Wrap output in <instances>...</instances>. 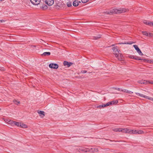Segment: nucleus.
<instances>
[{"instance_id": "0eeeda50", "label": "nucleus", "mask_w": 153, "mask_h": 153, "mask_svg": "<svg viewBox=\"0 0 153 153\" xmlns=\"http://www.w3.org/2000/svg\"><path fill=\"white\" fill-rule=\"evenodd\" d=\"M45 2L47 5L49 6L52 5L54 2V0H45Z\"/></svg>"}, {"instance_id": "393cba45", "label": "nucleus", "mask_w": 153, "mask_h": 153, "mask_svg": "<svg viewBox=\"0 0 153 153\" xmlns=\"http://www.w3.org/2000/svg\"><path fill=\"white\" fill-rule=\"evenodd\" d=\"M20 124H21V123H19V122H16L15 121L14 126L15 125L18 127H20Z\"/></svg>"}, {"instance_id": "423d86ee", "label": "nucleus", "mask_w": 153, "mask_h": 153, "mask_svg": "<svg viewBox=\"0 0 153 153\" xmlns=\"http://www.w3.org/2000/svg\"><path fill=\"white\" fill-rule=\"evenodd\" d=\"M49 67L51 68L56 69L58 68V65L56 64L51 63L49 65Z\"/></svg>"}, {"instance_id": "c9c22d12", "label": "nucleus", "mask_w": 153, "mask_h": 153, "mask_svg": "<svg viewBox=\"0 0 153 153\" xmlns=\"http://www.w3.org/2000/svg\"><path fill=\"white\" fill-rule=\"evenodd\" d=\"M153 36V34L152 33H149V35L148 36L149 37H152Z\"/></svg>"}, {"instance_id": "4c0bfd02", "label": "nucleus", "mask_w": 153, "mask_h": 153, "mask_svg": "<svg viewBox=\"0 0 153 153\" xmlns=\"http://www.w3.org/2000/svg\"><path fill=\"white\" fill-rule=\"evenodd\" d=\"M113 88L114 89L120 91V90H122L120 88Z\"/></svg>"}, {"instance_id": "aec40b11", "label": "nucleus", "mask_w": 153, "mask_h": 153, "mask_svg": "<svg viewBox=\"0 0 153 153\" xmlns=\"http://www.w3.org/2000/svg\"><path fill=\"white\" fill-rule=\"evenodd\" d=\"M50 54L51 53L50 52H44L42 55L43 56H49Z\"/></svg>"}, {"instance_id": "72a5a7b5", "label": "nucleus", "mask_w": 153, "mask_h": 153, "mask_svg": "<svg viewBox=\"0 0 153 153\" xmlns=\"http://www.w3.org/2000/svg\"><path fill=\"white\" fill-rule=\"evenodd\" d=\"M127 133H131V130H130V129L127 128Z\"/></svg>"}, {"instance_id": "2eb2a0df", "label": "nucleus", "mask_w": 153, "mask_h": 153, "mask_svg": "<svg viewBox=\"0 0 153 153\" xmlns=\"http://www.w3.org/2000/svg\"><path fill=\"white\" fill-rule=\"evenodd\" d=\"M80 1H79L77 0H75L73 3V5L74 6L76 7L78 5L79 3H80Z\"/></svg>"}, {"instance_id": "a19ab883", "label": "nucleus", "mask_w": 153, "mask_h": 153, "mask_svg": "<svg viewBox=\"0 0 153 153\" xmlns=\"http://www.w3.org/2000/svg\"><path fill=\"white\" fill-rule=\"evenodd\" d=\"M113 10H118V9H113Z\"/></svg>"}, {"instance_id": "e433bc0d", "label": "nucleus", "mask_w": 153, "mask_h": 153, "mask_svg": "<svg viewBox=\"0 0 153 153\" xmlns=\"http://www.w3.org/2000/svg\"><path fill=\"white\" fill-rule=\"evenodd\" d=\"M88 0H81V1L83 3H85L88 1Z\"/></svg>"}, {"instance_id": "f03ea898", "label": "nucleus", "mask_w": 153, "mask_h": 153, "mask_svg": "<svg viewBox=\"0 0 153 153\" xmlns=\"http://www.w3.org/2000/svg\"><path fill=\"white\" fill-rule=\"evenodd\" d=\"M128 57L132 59H134L141 60L143 61V62H148V61H149V60L148 59H141L140 57L138 56H136L130 55L128 56Z\"/></svg>"}, {"instance_id": "7c9ffc66", "label": "nucleus", "mask_w": 153, "mask_h": 153, "mask_svg": "<svg viewBox=\"0 0 153 153\" xmlns=\"http://www.w3.org/2000/svg\"><path fill=\"white\" fill-rule=\"evenodd\" d=\"M137 130H131V134H137Z\"/></svg>"}, {"instance_id": "dca6fc26", "label": "nucleus", "mask_w": 153, "mask_h": 153, "mask_svg": "<svg viewBox=\"0 0 153 153\" xmlns=\"http://www.w3.org/2000/svg\"><path fill=\"white\" fill-rule=\"evenodd\" d=\"M120 91L129 94H132L133 93V92L125 89L121 90Z\"/></svg>"}, {"instance_id": "39448f33", "label": "nucleus", "mask_w": 153, "mask_h": 153, "mask_svg": "<svg viewBox=\"0 0 153 153\" xmlns=\"http://www.w3.org/2000/svg\"><path fill=\"white\" fill-rule=\"evenodd\" d=\"M133 46L140 55L141 56L143 55V53L137 45H134Z\"/></svg>"}, {"instance_id": "6ab92c4d", "label": "nucleus", "mask_w": 153, "mask_h": 153, "mask_svg": "<svg viewBox=\"0 0 153 153\" xmlns=\"http://www.w3.org/2000/svg\"><path fill=\"white\" fill-rule=\"evenodd\" d=\"M122 130L121 128H114L113 129V130L115 132H120L122 131Z\"/></svg>"}, {"instance_id": "a211bd4d", "label": "nucleus", "mask_w": 153, "mask_h": 153, "mask_svg": "<svg viewBox=\"0 0 153 153\" xmlns=\"http://www.w3.org/2000/svg\"><path fill=\"white\" fill-rule=\"evenodd\" d=\"M41 8L43 10H46L48 8V6L45 4H42L40 5Z\"/></svg>"}, {"instance_id": "5701e85b", "label": "nucleus", "mask_w": 153, "mask_h": 153, "mask_svg": "<svg viewBox=\"0 0 153 153\" xmlns=\"http://www.w3.org/2000/svg\"><path fill=\"white\" fill-rule=\"evenodd\" d=\"M38 112L39 114L42 115L43 117L45 116V112L44 111H38Z\"/></svg>"}, {"instance_id": "7ed1b4c3", "label": "nucleus", "mask_w": 153, "mask_h": 153, "mask_svg": "<svg viewBox=\"0 0 153 153\" xmlns=\"http://www.w3.org/2000/svg\"><path fill=\"white\" fill-rule=\"evenodd\" d=\"M135 93L136 95H137L140 97L144 98L146 99H148L149 100H151L153 101V98L149 97L147 96H146L145 95L143 94H140V93Z\"/></svg>"}, {"instance_id": "58836bf2", "label": "nucleus", "mask_w": 153, "mask_h": 153, "mask_svg": "<svg viewBox=\"0 0 153 153\" xmlns=\"http://www.w3.org/2000/svg\"><path fill=\"white\" fill-rule=\"evenodd\" d=\"M87 72V71H85V70H83V71H82V73H83V74L86 73Z\"/></svg>"}, {"instance_id": "4be33fe9", "label": "nucleus", "mask_w": 153, "mask_h": 153, "mask_svg": "<svg viewBox=\"0 0 153 153\" xmlns=\"http://www.w3.org/2000/svg\"><path fill=\"white\" fill-rule=\"evenodd\" d=\"M20 127L23 128H27V126L23 123H21L20 125Z\"/></svg>"}, {"instance_id": "6e6552de", "label": "nucleus", "mask_w": 153, "mask_h": 153, "mask_svg": "<svg viewBox=\"0 0 153 153\" xmlns=\"http://www.w3.org/2000/svg\"><path fill=\"white\" fill-rule=\"evenodd\" d=\"M118 103V101L117 100L112 101L110 102H109L106 103V105L109 106L110 105H115Z\"/></svg>"}, {"instance_id": "9b49d317", "label": "nucleus", "mask_w": 153, "mask_h": 153, "mask_svg": "<svg viewBox=\"0 0 153 153\" xmlns=\"http://www.w3.org/2000/svg\"><path fill=\"white\" fill-rule=\"evenodd\" d=\"M115 56L118 58L119 60L120 61L122 60V59L123 58V56L121 53H119L117 55H116Z\"/></svg>"}, {"instance_id": "cd10ccee", "label": "nucleus", "mask_w": 153, "mask_h": 153, "mask_svg": "<svg viewBox=\"0 0 153 153\" xmlns=\"http://www.w3.org/2000/svg\"><path fill=\"white\" fill-rule=\"evenodd\" d=\"M13 102L16 105H18L20 103V102L16 100H13Z\"/></svg>"}, {"instance_id": "2f4dec72", "label": "nucleus", "mask_w": 153, "mask_h": 153, "mask_svg": "<svg viewBox=\"0 0 153 153\" xmlns=\"http://www.w3.org/2000/svg\"><path fill=\"white\" fill-rule=\"evenodd\" d=\"M121 129L122 130L121 131H122L123 132L127 133V128H121Z\"/></svg>"}, {"instance_id": "c756f323", "label": "nucleus", "mask_w": 153, "mask_h": 153, "mask_svg": "<svg viewBox=\"0 0 153 153\" xmlns=\"http://www.w3.org/2000/svg\"><path fill=\"white\" fill-rule=\"evenodd\" d=\"M67 5L68 7H70L72 6V3L70 1H68L67 3Z\"/></svg>"}, {"instance_id": "f3484780", "label": "nucleus", "mask_w": 153, "mask_h": 153, "mask_svg": "<svg viewBox=\"0 0 153 153\" xmlns=\"http://www.w3.org/2000/svg\"><path fill=\"white\" fill-rule=\"evenodd\" d=\"M147 82L146 81L143 80H139L138 81V82L139 83L141 84H145L146 85L147 84Z\"/></svg>"}, {"instance_id": "20e7f679", "label": "nucleus", "mask_w": 153, "mask_h": 153, "mask_svg": "<svg viewBox=\"0 0 153 153\" xmlns=\"http://www.w3.org/2000/svg\"><path fill=\"white\" fill-rule=\"evenodd\" d=\"M79 152H89L88 148H86L82 147H80L77 149Z\"/></svg>"}, {"instance_id": "ddd939ff", "label": "nucleus", "mask_w": 153, "mask_h": 153, "mask_svg": "<svg viewBox=\"0 0 153 153\" xmlns=\"http://www.w3.org/2000/svg\"><path fill=\"white\" fill-rule=\"evenodd\" d=\"M63 64L64 66H67L68 67H69L72 65V63L71 62H68L66 61H64L63 62Z\"/></svg>"}, {"instance_id": "b1692460", "label": "nucleus", "mask_w": 153, "mask_h": 153, "mask_svg": "<svg viewBox=\"0 0 153 153\" xmlns=\"http://www.w3.org/2000/svg\"><path fill=\"white\" fill-rule=\"evenodd\" d=\"M101 35H98L96 36L93 37V39L95 40L97 39L101 38Z\"/></svg>"}, {"instance_id": "f257e3e1", "label": "nucleus", "mask_w": 153, "mask_h": 153, "mask_svg": "<svg viewBox=\"0 0 153 153\" xmlns=\"http://www.w3.org/2000/svg\"><path fill=\"white\" fill-rule=\"evenodd\" d=\"M110 11L107 12L109 14H116L126 12L125 10H109Z\"/></svg>"}, {"instance_id": "c85d7f7f", "label": "nucleus", "mask_w": 153, "mask_h": 153, "mask_svg": "<svg viewBox=\"0 0 153 153\" xmlns=\"http://www.w3.org/2000/svg\"><path fill=\"white\" fill-rule=\"evenodd\" d=\"M142 32L143 35L146 36H148L149 35V33L146 31H142Z\"/></svg>"}, {"instance_id": "ea45409f", "label": "nucleus", "mask_w": 153, "mask_h": 153, "mask_svg": "<svg viewBox=\"0 0 153 153\" xmlns=\"http://www.w3.org/2000/svg\"><path fill=\"white\" fill-rule=\"evenodd\" d=\"M4 20H0V22H4Z\"/></svg>"}, {"instance_id": "f8f14e48", "label": "nucleus", "mask_w": 153, "mask_h": 153, "mask_svg": "<svg viewBox=\"0 0 153 153\" xmlns=\"http://www.w3.org/2000/svg\"><path fill=\"white\" fill-rule=\"evenodd\" d=\"M112 50H113L115 55H117L118 53H119V51L117 49V46L114 47L112 48Z\"/></svg>"}, {"instance_id": "79ce46f5", "label": "nucleus", "mask_w": 153, "mask_h": 153, "mask_svg": "<svg viewBox=\"0 0 153 153\" xmlns=\"http://www.w3.org/2000/svg\"><path fill=\"white\" fill-rule=\"evenodd\" d=\"M122 10H126V9H123Z\"/></svg>"}, {"instance_id": "4468645a", "label": "nucleus", "mask_w": 153, "mask_h": 153, "mask_svg": "<svg viewBox=\"0 0 153 153\" xmlns=\"http://www.w3.org/2000/svg\"><path fill=\"white\" fill-rule=\"evenodd\" d=\"M89 152H97L98 151V149L96 148H91L90 149H88Z\"/></svg>"}, {"instance_id": "9d476101", "label": "nucleus", "mask_w": 153, "mask_h": 153, "mask_svg": "<svg viewBox=\"0 0 153 153\" xmlns=\"http://www.w3.org/2000/svg\"><path fill=\"white\" fill-rule=\"evenodd\" d=\"M143 23L146 25H149L150 26H153V22H149L146 20H144L143 21Z\"/></svg>"}, {"instance_id": "37998d69", "label": "nucleus", "mask_w": 153, "mask_h": 153, "mask_svg": "<svg viewBox=\"0 0 153 153\" xmlns=\"http://www.w3.org/2000/svg\"><path fill=\"white\" fill-rule=\"evenodd\" d=\"M1 1H2L3 0H0Z\"/></svg>"}, {"instance_id": "bb28decb", "label": "nucleus", "mask_w": 153, "mask_h": 153, "mask_svg": "<svg viewBox=\"0 0 153 153\" xmlns=\"http://www.w3.org/2000/svg\"><path fill=\"white\" fill-rule=\"evenodd\" d=\"M107 106H108L106 105V104H103L102 105H98L97 106V108H103L104 107H106Z\"/></svg>"}, {"instance_id": "f704fd0d", "label": "nucleus", "mask_w": 153, "mask_h": 153, "mask_svg": "<svg viewBox=\"0 0 153 153\" xmlns=\"http://www.w3.org/2000/svg\"><path fill=\"white\" fill-rule=\"evenodd\" d=\"M147 82V84H153V81H146Z\"/></svg>"}, {"instance_id": "412c9836", "label": "nucleus", "mask_w": 153, "mask_h": 153, "mask_svg": "<svg viewBox=\"0 0 153 153\" xmlns=\"http://www.w3.org/2000/svg\"><path fill=\"white\" fill-rule=\"evenodd\" d=\"M14 122L15 121L10 120L8 121V123L9 124H10L11 126H14Z\"/></svg>"}, {"instance_id": "1a4fd4ad", "label": "nucleus", "mask_w": 153, "mask_h": 153, "mask_svg": "<svg viewBox=\"0 0 153 153\" xmlns=\"http://www.w3.org/2000/svg\"><path fill=\"white\" fill-rule=\"evenodd\" d=\"M31 2L34 5H37L39 4L40 0H30Z\"/></svg>"}, {"instance_id": "c03bdc74", "label": "nucleus", "mask_w": 153, "mask_h": 153, "mask_svg": "<svg viewBox=\"0 0 153 153\" xmlns=\"http://www.w3.org/2000/svg\"><path fill=\"white\" fill-rule=\"evenodd\" d=\"M1 110V109L0 108V110Z\"/></svg>"}, {"instance_id": "473e14b6", "label": "nucleus", "mask_w": 153, "mask_h": 153, "mask_svg": "<svg viewBox=\"0 0 153 153\" xmlns=\"http://www.w3.org/2000/svg\"><path fill=\"white\" fill-rule=\"evenodd\" d=\"M143 133H144V132L142 131H141V130L138 131L137 130V134H142Z\"/></svg>"}, {"instance_id": "a878e982", "label": "nucleus", "mask_w": 153, "mask_h": 153, "mask_svg": "<svg viewBox=\"0 0 153 153\" xmlns=\"http://www.w3.org/2000/svg\"><path fill=\"white\" fill-rule=\"evenodd\" d=\"M132 43V42H124V43H119V44H131Z\"/></svg>"}]
</instances>
